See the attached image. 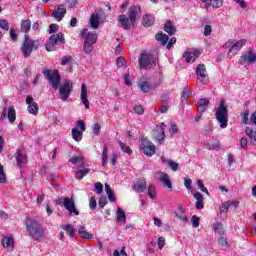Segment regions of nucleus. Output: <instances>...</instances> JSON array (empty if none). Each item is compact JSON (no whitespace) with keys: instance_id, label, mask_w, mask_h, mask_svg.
Instances as JSON below:
<instances>
[{"instance_id":"nucleus-1","label":"nucleus","mask_w":256,"mask_h":256,"mask_svg":"<svg viewBox=\"0 0 256 256\" xmlns=\"http://www.w3.org/2000/svg\"><path fill=\"white\" fill-rule=\"evenodd\" d=\"M43 75L52 85L53 89H59L60 99L67 101L73 91V83L66 80L61 84V76H59V71L57 70H44Z\"/></svg>"},{"instance_id":"nucleus-2","label":"nucleus","mask_w":256,"mask_h":256,"mask_svg":"<svg viewBox=\"0 0 256 256\" xmlns=\"http://www.w3.org/2000/svg\"><path fill=\"white\" fill-rule=\"evenodd\" d=\"M141 13L140 5H132L128 10V17L126 15H120L118 21L121 23L123 29H130L141 19Z\"/></svg>"},{"instance_id":"nucleus-3","label":"nucleus","mask_w":256,"mask_h":256,"mask_svg":"<svg viewBox=\"0 0 256 256\" xmlns=\"http://www.w3.org/2000/svg\"><path fill=\"white\" fill-rule=\"evenodd\" d=\"M25 225L26 231H28L30 237L35 241H41L45 237V230H43V227H41V224L35 218L27 217Z\"/></svg>"},{"instance_id":"nucleus-4","label":"nucleus","mask_w":256,"mask_h":256,"mask_svg":"<svg viewBox=\"0 0 256 256\" xmlns=\"http://www.w3.org/2000/svg\"><path fill=\"white\" fill-rule=\"evenodd\" d=\"M21 49L25 58L31 57L33 50L39 49V40H32L29 38V35L26 34Z\"/></svg>"},{"instance_id":"nucleus-5","label":"nucleus","mask_w":256,"mask_h":256,"mask_svg":"<svg viewBox=\"0 0 256 256\" xmlns=\"http://www.w3.org/2000/svg\"><path fill=\"white\" fill-rule=\"evenodd\" d=\"M227 115H229V110L227 106H225V100H220V105L216 110V119L218 123H220L221 129H225L227 127L228 119Z\"/></svg>"},{"instance_id":"nucleus-6","label":"nucleus","mask_w":256,"mask_h":256,"mask_svg":"<svg viewBox=\"0 0 256 256\" xmlns=\"http://www.w3.org/2000/svg\"><path fill=\"white\" fill-rule=\"evenodd\" d=\"M58 205H62L68 211L69 215H79V210L75 206L73 198L64 197L58 201Z\"/></svg>"},{"instance_id":"nucleus-7","label":"nucleus","mask_w":256,"mask_h":256,"mask_svg":"<svg viewBox=\"0 0 256 256\" xmlns=\"http://www.w3.org/2000/svg\"><path fill=\"white\" fill-rule=\"evenodd\" d=\"M157 63V58L151 54L142 53L139 58V66L141 69H151Z\"/></svg>"},{"instance_id":"nucleus-8","label":"nucleus","mask_w":256,"mask_h":256,"mask_svg":"<svg viewBox=\"0 0 256 256\" xmlns=\"http://www.w3.org/2000/svg\"><path fill=\"white\" fill-rule=\"evenodd\" d=\"M59 43H65V35L61 32L50 36L45 45L46 51H55V45H59Z\"/></svg>"},{"instance_id":"nucleus-9","label":"nucleus","mask_w":256,"mask_h":256,"mask_svg":"<svg viewBox=\"0 0 256 256\" xmlns=\"http://www.w3.org/2000/svg\"><path fill=\"white\" fill-rule=\"evenodd\" d=\"M247 43L246 39L242 40H230L226 43L227 47H230L228 55L235 56L237 52L243 48V45Z\"/></svg>"},{"instance_id":"nucleus-10","label":"nucleus","mask_w":256,"mask_h":256,"mask_svg":"<svg viewBox=\"0 0 256 256\" xmlns=\"http://www.w3.org/2000/svg\"><path fill=\"white\" fill-rule=\"evenodd\" d=\"M140 151L147 155V157H153L155 155V144L147 139H143L140 145Z\"/></svg>"},{"instance_id":"nucleus-11","label":"nucleus","mask_w":256,"mask_h":256,"mask_svg":"<svg viewBox=\"0 0 256 256\" xmlns=\"http://www.w3.org/2000/svg\"><path fill=\"white\" fill-rule=\"evenodd\" d=\"M196 77L198 81H201L203 85L209 83V76L207 75V68L205 64H198L196 67Z\"/></svg>"},{"instance_id":"nucleus-12","label":"nucleus","mask_w":256,"mask_h":256,"mask_svg":"<svg viewBox=\"0 0 256 256\" xmlns=\"http://www.w3.org/2000/svg\"><path fill=\"white\" fill-rule=\"evenodd\" d=\"M26 105H28L27 111L30 115H37L39 113V105L33 100V96L28 95L26 97Z\"/></svg>"},{"instance_id":"nucleus-13","label":"nucleus","mask_w":256,"mask_h":256,"mask_svg":"<svg viewBox=\"0 0 256 256\" xmlns=\"http://www.w3.org/2000/svg\"><path fill=\"white\" fill-rule=\"evenodd\" d=\"M66 14L67 8L65 7V5L61 4L54 9L52 17H54L56 21H63V17H65Z\"/></svg>"},{"instance_id":"nucleus-14","label":"nucleus","mask_w":256,"mask_h":256,"mask_svg":"<svg viewBox=\"0 0 256 256\" xmlns=\"http://www.w3.org/2000/svg\"><path fill=\"white\" fill-rule=\"evenodd\" d=\"M86 28L81 30V35L84 37V41L95 45L97 43V32H88Z\"/></svg>"},{"instance_id":"nucleus-15","label":"nucleus","mask_w":256,"mask_h":256,"mask_svg":"<svg viewBox=\"0 0 256 256\" xmlns=\"http://www.w3.org/2000/svg\"><path fill=\"white\" fill-rule=\"evenodd\" d=\"M165 129H167V125L165 123H161L159 126L156 127V136L155 139L160 143V145H163V141H165Z\"/></svg>"},{"instance_id":"nucleus-16","label":"nucleus","mask_w":256,"mask_h":256,"mask_svg":"<svg viewBox=\"0 0 256 256\" xmlns=\"http://www.w3.org/2000/svg\"><path fill=\"white\" fill-rule=\"evenodd\" d=\"M256 61V53L253 50L248 51L246 54H243L240 57L239 63L244 65V63H255Z\"/></svg>"},{"instance_id":"nucleus-17","label":"nucleus","mask_w":256,"mask_h":256,"mask_svg":"<svg viewBox=\"0 0 256 256\" xmlns=\"http://www.w3.org/2000/svg\"><path fill=\"white\" fill-rule=\"evenodd\" d=\"M2 245L7 251L12 252L15 249V238L12 236H4L2 238Z\"/></svg>"},{"instance_id":"nucleus-18","label":"nucleus","mask_w":256,"mask_h":256,"mask_svg":"<svg viewBox=\"0 0 256 256\" xmlns=\"http://www.w3.org/2000/svg\"><path fill=\"white\" fill-rule=\"evenodd\" d=\"M158 175H160V181L163 183L164 187H167V189H173V183L171 182V178H169V174L165 172H158Z\"/></svg>"},{"instance_id":"nucleus-19","label":"nucleus","mask_w":256,"mask_h":256,"mask_svg":"<svg viewBox=\"0 0 256 256\" xmlns=\"http://www.w3.org/2000/svg\"><path fill=\"white\" fill-rule=\"evenodd\" d=\"M138 87L142 93H149L150 91H153V86H151V83H149L147 79H140Z\"/></svg>"},{"instance_id":"nucleus-20","label":"nucleus","mask_w":256,"mask_h":256,"mask_svg":"<svg viewBox=\"0 0 256 256\" xmlns=\"http://www.w3.org/2000/svg\"><path fill=\"white\" fill-rule=\"evenodd\" d=\"M16 162L18 167H23L27 163V155L22 150H17L16 152Z\"/></svg>"},{"instance_id":"nucleus-21","label":"nucleus","mask_w":256,"mask_h":256,"mask_svg":"<svg viewBox=\"0 0 256 256\" xmlns=\"http://www.w3.org/2000/svg\"><path fill=\"white\" fill-rule=\"evenodd\" d=\"M80 99L83 105L86 107V109H89V99H87V85L85 84H82L81 86Z\"/></svg>"},{"instance_id":"nucleus-22","label":"nucleus","mask_w":256,"mask_h":256,"mask_svg":"<svg viewBox=\"0 0 256 256\" xmlns=\"http://www.w3.org/2000/svg\"><path fill=\"white\" fill-rule=\"evenodd\" d=\"M116 221H117V223H122L123 225H125V223H127V215H125V211H123V209H121V207L117 208Z\"/></svg>"},{"instance_id":"nucleus-23","label":"nucleus","mask_w":256,"mask_h":256,"mask_svg":"<svg viewBox=\"0 0 256 256\" xmlns=\"http://www.w3.org/2000/svg\"><path fill=\"white\" fill-rule=\"evenodd\" d=\"M201 55L200 50H194L193 52H185L184 57L187 61V63H191V61H195Z\"/></svg>"},{"instance_id":"nucleus-24","label":"nucleus","mask_w":256,"mask_h":256,"mask_svg":"<svg viewBox=\"0 0 256 256\" xmlns=\"http://www.w3.org/2000/svg\"><path fill=\"white\" fill-rule=\"evenodd\" d=\"M193 196L196 199V209H203L205 207V203L203 202V194H201L200 192H195Z\"/></svg>"},{"instance_id":"nucleus-25","label":"nucleus","mask_w":256,"mask_h":256,"mask_svg":"<svg viewBox=\"0 0 256 256\" xmlns=\"http://www.w3.org/2000/svg\"><path fill=\"white\" fill-rule=\"evenodd\" d=\"M207 107H209V99L201 98L198 101V112L205 113L207 111Z\"/></svg>"},{"instance_id":"nucleus-26","label":"nucleus","mask_w":256,"mask_h":256,"mask_svg":"<svg viewBox=\"0 0 256 256\" xmlns=\"http://www.w3.org/2000/svg\"><path fill=\"white\" fill-rule=\"evenodd\" d=\"M147 189V181L140 180L134 184V191L136 193H143Z\"/></svg>"},{"instance_id":"nucleus-27","label":"nucleus","mask_w":256,"mask_h":256,"mask_svg":"<svg viewBox=\"0 0 256 256\" xmlns=\"http://www.w3.org/2000/svg\"><path fill=\"white\" fill-rule=\"evenodd\" d=\"M245 133H246L247 137H249L250 143L252 145H255V143H256V130H254L251 127H246L245 128Z\"/></svg>"},{"instance_id":"nucleus-28","label":"nucleus","mask_w":256,"mask_h":256,"mask_svg":"<svg viewBox=\"0 0 256 256\" xmlns=\"http://www.w3.org/2000/svg\"><path fill=\"white\" fill-rule=\"evenodd\" d=\"M164 31L168 33V35H173L174 33L177 32V28L173 26V22H171V20H168L164 25Z\"/></svg>"},{"instance_id":"nucleus-29","label":"nucleus","mask_w":256,"mask_h":256,"mask_svg":"<svg viewBox=\"0 0 256 256\" xmlns=\"http://www.w3.org/2000/svg\"><path fill=\"white\" fill-rule=\"evenodd\" d=\"M155 23V16L151 14H147L143 17V25L144 27H151Z\"/></svg>"},{"instance_id":"nucleus-30","label":"nucleus","mask_w":256,"mask_h":256,"mask_svg":"<svg viewBox=\"0 0 256 256\" xmlns=\"http://www.w3.org/2000/svg\"><path fill=\"white\" fill-rule=\"evenodd\" d=\"M175 216L180 219V221H183V223H187L189 221V218L187 215H185V212L183 211V207L180 206L178 210L175 212Z\"/></svg>"},{"instance_id":"nucleus-31","label":"nucleus","mask_w":256,"mask_h":256,"mask_svg":"<svg viewBox=\"0 0 256 256\" xmlns=\"http://www.w3.org/2000/svg\"><path fill=\"white\" fill-rule=\"evenodd\" d=\"M156 41H159L162 45H167V42L169 41V36L167 34H164L163 32H158L156 34Z\"/></svg>"},{"instance_id":"nucleus-32","label":"nucleus","mask_w":256,"mask_h":256,"mask_svg":"<svg viewBox=\"0 0 256 256\" xmlns=\"http://www.w3.org/2000/svg\"><path fill=\"white\" fill-rule=\"evenodd\" d=\"M15 119H17V112L15 111V107L10 106L8 108V121L9 123H15Z\"/></svg>"},{"instance_id":"nucleus-33","label":"nucleus","mask_w":256,"mask_h":256,"mask_svg":"<svg viewBox=\"0 0 256 256\" xmlns=\"http://www.w3.org/2000/svg\"><path fill=\"white\" fill-rule=\"evenodd\" d=\"M105 191L106 195H108L109 201L112 203L116 201L117 198H115V192H113V189H111V186L109 184H105Z\"/></svg>"},{"instance_id":"nucleus-34","label":"nucleus","mask_w":256,"mask_h":256,"mask_svg":"<svg viewBox=\"0 0 256 256\" xmlns=\"http://www.w3.org/2000/svg\"><path fill=\"white\" fill-rule=\"evenodd\" d=\"M90 25L92 29H99V15L92 14L90 17Z\"/></svg>"},{"instance_id":"nucleus-35","label":"nucleus","mask_w":256,"mask_h":256,"mask_svg":"<svg viewBox=\"0 0 256 256\" xmlns=\"http://www.w3.org/2000/svg\"><path fill=\"white\" fill-rule=\"evenodd\" d=\"M69 162L72 163V165H77V163L80 165V167H83L85 163L83 162V156H72V158L69 159Z\"/></svg>"},{"instance_id":"nucleus-36","label":"nucleus","mask_w":256,"mask_h":256,"mask_svg":"<svg viewBox=\"0 0 256 256\" xmlns=\"http://www.w3.org/2000/svg\"><path fill=\"white\" fill-rule=\"evenodd\" d=\"M61 229L66 231V233H68L69 237H73V235H75V233H77V230H75V228L71 224L62 225Z\"/></svg>"},{"instance_id":"nucleus-37","label":"nucleus","mask_w":256,"mask_h":256,"mask_svg":"<svg viewBox=\"0 0 256 256\" xmlns=\"http://www.w3.org/2000/svg\"><path fill=\"white\" fill-rule=\"evenodd\" d=\"M22 33H29L31 31V20H23L21 22Z\"/></svg>"},{"instance_id":"nucleus-38","label":"nucleus","mask_w":256,"mask_h":256,"mask_svg":"<svg viewBox=\"0 0 256 256\" xmlns=\"http://www.w3.org/2000/svg\"><path fill=\"white\" fill-rule=\"evenodd\" d=\"M72 138L74 139V141H81V139H83V132L79 131L77 128H73Z\"/></svg>"},{"instance_id":"nucleus-39","label":"nucleus","mask_w":256,"mask_h":256,"mask_svg":"<svg viewBox=\"0 0 256 256\" xmlns=\"http://www.w3.org/2000/svg\"><path fill=\"white\" fill-rule=\"evenodd\" d=\"M90 171H91V169H89V168H84V169L78 170L76 172V179H78V180L83 179V177H85Z\"/></svg>"},{"instance_id":"nucleus-40","label":"nucleus","mask_w":256,"mask_h":256,"mask_svg":"<svg viewBox=\"0 0 256 256\" xmlns=\"http://www.w3.org/2000/svg\"><path fill=\"white\" fill-rule=\"evenodd\" d=\"M189 95H191V90H189V88H184L183 92H182V103L184 105H187L188 101L187 99H189Z\"/></svg>"},{"instance_id":"nucleus-41","label":"nucleus","mask_w":256,"mask_h":256,"mask_svg":"<svg viewBox=\"0 0 256 256\" xmlns=\"http://www.w3.org/2000/svg\"><path fill=\"white\" fill-rule=\"evenodd\" d=\"M93 45L95 44L84 41V45H83L84 52H86L87 54L92 53L94 49Z\"/></svg>"},{"instance_id":"nucleus-42","label":"nucleus","mask_w":256,"mask_h":256,"mask_svg":"<svg viewBox=\"0 0 256 256\" xmlns=\"http://www.w3.org/2000/svg\"><path fill=\"white\" fill-rule=\"evenodd\" d=\"M119 145H120V149H121V151H123V153H126L127 155H131L133 153V150L131 149V147L125 145V143L119 142Z\"/></svg>"},{"instance_id":"nucleus-43","label":"nucleus","mask_w":256,"mask_h":256,"mask_svg":"<svg viewBox=\"0 0 256 256\" xmlns=\"http://www.w3.org/2000/svg\"><path fill=\"white\" fill-rule=\"evenodd\" d=\"M108 151L107 145L104 146V149L102 151V165L105 167L107 165V159H108Z\"/></svg>"},{"instance_id":"nucleus-44","label":"nucleus","mask_w":256,"mask_h":256,"mask_svg":"<svg viewBox=\"0 0 256 256\" xmlns=\"http://www.w3.org/2000/svg\"><path fill=\"white\" fill-rule=\"evenodd\" d=\"M148 195L150 199H155L157 197V191L155 190V186L152 184L148 186Z\"/></svg>"},{"instance_id":"nucleus-45","label":"nucleus","mask_w":256,"mask_h":256,"mask_svg":"<svg viewBox=\"0 0 256 256\" xmlns=\"http://www.w3.org/2000/svg\"><path fill=\"white\" fill-rule=\"evenodd\" d=\"M213 229L219 235H223V224L222 223H220V222L214 223Z\"/></svg>"},{"instance_id":"nucleus-46","label":"nucleus","mask_w":256,"mask_h":256,"mask_svg":"<svg viewBox=\"0 0 256 256\" xmlns=\"http://www.w3.org/2000/svg\"><path fill=\"white\" fill-rule=\"evenodd\" d=\"M78 235H80V237H82V239H93V234L87 232V230L85 231H78Z\"/></svg>"},{"instance_id":"nucleus-47","label":"nucleus","mask_w":256,"mask_h":256,"mask_svg":"<svg viewBox=\"0 0 256 256\" xmlns=\"http://www.w3.org/2000/svg\"><path fill=\"white\" fill-rule=\"evenodd\" d=\"M94 191L97 195H101V193H103V184L101 182H96L94 184Z\"/></svg>"},{"instance_id":"nucleus-48","label":"nucleus","mask_w":256,"mask_h":256,"mask_svg":"<svg viewBox=\"0 0 256 256\" xmlns=\"http://www.w3.org/2000/svg\"><path fill=\"white\" fill-rule=\"evenodd\" d=\"M177 133H179L177 124H175V122L170 123V135L173 137V135H177Z\"/></svg>"},{"instance_id":"nucleus-49","label":"nucleus","mask_w":256,"mask_h":256,"mask_svg":"<svg viewBox=\"0 0 256 256\" xmlns=\"http://www.w3.org/2000/svg\"><path fill=\"white\" fill-rule=\"evenodd\" d=\"M7 182V176L5 175V169L3 168V165L0 163V183H6Z\"/></svg>"},{"instance_id":"nucleus-50","label":"nucleus","mask_w":256,"mask_h":256,"mask_svg":"<svg viewBox=\"0 0 256 256\" xmlns=\"http://www.w3.org/2000/svg\"><path fill=\"white\" fill-rule=\"evenodd\" d=\"M210 3L215 9H219V7H223V0H210Z\"/></svg>"},{"instance_id":"nucleus-51","label":"nucleus","mask_w":256,"mask_h":256,"mask_svg":"<svg viewBox=\"0 0 256 256\" xmlns=\"http://www.w3.org/2000/svg\"><path fill=\"white\" fill-rule=\"evenodd\" d=\"M241 117H242V123L247 125V123H249V110H245L244 112H242Z\"/></svg>"},{"instance_id":"nucleus-52","label":"nucleus","mask_w":256,"mask_h":256,"mask_svg":"<svg viewBox=\"0 0 256 256\" xmlns=\"http://www.w3.org/2000/svg\"><path fill=\"white\" fill-rule=\"evenodd\" d=\"M89 207H90L91 211H95V209H97V200L95 199V197L90 198Z\"/></svg>"},{"instance_id":"nucleus-53","label":"nucleus","mask_w":256,"mask_h":256,"mask_svg":"<svg viewBox=\"0 0 256 256\" xmlns=\"http://www.w3.org/2000/svg\"><path fill=\"white\" fill-rule=\"evenodd\" d=\"M191 221H192L193 227H195V229H197V227H199V225H200L199 216H197V215L192 216Z\"/></svg>"},{"instance_id":"nucleus-54","label":"nucleus","mask_w":256,"mask_h":256,"mask_svg":"<svg viewBox=\"0 0 256 256\" xmlns=\"http://www.w3.org/2000/svg\"><path fill=\"white\" fill-rule=\"evenodd\" d=\"M0 27L4 29V31H9V21L0 19Z\"/></svg>"},{"instance_id":"nucleus-55","label":"nucleus","mask_w":256,"mask_h":256,"mask_svg":"<svg viewBox=\"0 0 256 256\" xmlns=\"http://www.w3.org/2000/svg\"><path fill=\"white\" fill-rule=\"evenodd\" d=\"M247 145H249V140H247L246 137L241 138L240 139V147H242V149L247 151Z\"/></svg>"},{"instance_id":"nucleus-56","label":"nucleus","mask_w":256,"mask_h":256,"mask_svg":"<svg viewBox=\"0 0 256 256\" xmlns=\"http://www.w3.org/2000/svg\"><path fill=\"white\" fill-rule=\"evenodd\" d=\"M197 185H198L199 189H200L203 193H206L207 195H209V190H207V188H205V184H203V181L198 180V181H197Z\"/></svg>"},{"instance_id":"nucleus-57","label":"nucleus","mask_w":256,"mask_h":256,"mask_svg":"<svg viewBox=\"0 0 256 256\" xmlns=\"http://www.w3.org/2000/svg\"><path fill=\"white\" fill-rule=\"evenodd\" d=\"M98 205L100 209H103L105 207V205H107V197L102 196L100 197L99 201H98Z\"/></svg>"},{"instance_id":"nucleus-58","label":"nucleus","mask_w":256,"mask_h":256,"mask_svg":"<svg viewBox=\"0 0 256 256\" xmlns=\"http://www.w3.org/2000/svg\"><path fill=\"white\" fill-rule=\"evenodd\" d=\"M229 202H224L220 206V213H227L229 211Z\"/></svg>"},{"instance_id":"nucleus-59","label":"nucleus","mask_w":256,"mask_h":256,"mask_svg":"<svg viewBox=\"0 0 256 256\" xmlns=\"http://www.w3.org/2000/svg\"><path fill=\"white\" fill-rule=\"evenodd\" d=\"M168 167H170V169H172V171H177L179 169V163H177L173 160H170Z\"/></svg>"},{"instance_id":"nucleus-60","label":"nucleus","mask_w":256,"mask_h":256,"mask_svg":"<svg viewBox=\"0 0 256 256\" xmlns=\"http://www.w3.org/2000/svg\"><path fill=\"white\" fill-rule=\"evenodd\" d=\"M113 255L114 256H127V252L125 251V246L122 247L120 252H119V250H114Z\"/></svg>"},{"instance_id":"nucleus-61","label":"nucleus","mask_w":256,"mask_h":256,"mask_svg":"<svg viewBox=\"0 0 256 256\" xmlns=\"http://www.w3.org/2000/svg\"><path fill=\"white\" fill-rule=\"evenodd\" d=\"M117 67H125L127 61L123 57H119L116 61Z\"/></svg>"},{"instance_id":"nucleus-62","label":"nucleus","mask_w":256,"mask_h":256,"mask_svg":"<svg viewBox=\"0 0 256 256\" xmlns=\"http://www.w3.org/2000/svg\"><path fill=\"white\" fill-rule=\"evenodd\" d=\"M59 29V26L57 24H51L48 29V33L52 35V33H55Z\"/></svg>"},{"instance_id":"nucleus-63","label":"nucleus","mask_w":256,"mask_h":256,"mask_svg":"<svg viewBox=\"0 0 256 256\" xmlns=\"http://www.w3.org/2000/svg\"><path fill=\"white\" fill-rule=\"evenodd\" d=\"M72 59L73 58L71 56H64L61 59V63L62 65H67L68 63H71Z\"/></svg>"},{"instance_id":"nucleus-64","label":"nucleus","mask_w":256,"mask_h":256,"mask_svg":"<svg viewBox=\"0 0 256 256\" xmlns=\"http://www.w3.org/2000/svg\"><path fill=\"white\" fill-rule=\"evenodd\" d=\"M158 247L159 249H163L165 247V238L163 237L158 238Z\"/></svg>"}]
</instances>
